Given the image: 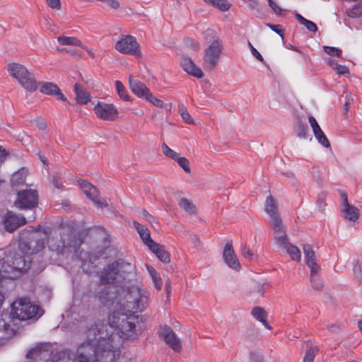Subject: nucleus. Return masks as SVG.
<instances>
[{"instance_id":"1","label":"nucleus","mask_w":362,"mask_h":362,"mask_svg":"<svg viewBox=\"0 0 362 362\" xmlns=\"http://www.w3.org/2000/svg\"><path fill=\"white\" fill-rule=\"evenodd\" d=\"M100 302L110 310L107 322L123 340L133 341L140 335V330L136 328L137 317L133 313L144 311L148 305V293L141 291L134 286L130 292L120 293L111 291L105 287L98 293Z\"/></svg>"},{"instance_id":"2","label":"nucleus","mask_w":362,"mask_h":362,"mask_svg":"<svg viewBox=\"0 0 362 362\" xmlns=\"http://www.w3.org/2000/svg\"><path fill=\"white\" fill-rule=\"evenodd\" d=\"M59 236V239L50 245L52 250L62 255H71L72 258L81 259L83 269L86 272H91L95 267L93 261L96 258L88 253L79 252L82 240L78 235L77 230L69 226H64L60 230Z\"/></svg>"},{"instance_id":"3","label":"nucleus","mask_w":362,"mask_h":362,"mask_svg":"<svg viewBox=\"0 0 362 362\" xmlns=\"http://www.w3.org/2000/svg\"><path fill=\"white\" fill-rule=\"evenodd\" d=\"M6 70L9 75L27 91L34 92L37 89L38 83L34 74L30 72L23 64L16 62L9 63L6 66Z\"/></svg>"},{"instance_id":"4","label":"nucleus","mask_w":362,"mask_h":362,"mask_svg":"<svg viewBox=\"0 0 362 362\" xmlns=\"http://www.w3.org/2000/svg\"><path fill=\"white\" fill-rule=\"evenodd\" d=\"M30 268V259L27 256L16 255L12 260V264L0 263V276L2 278L15 279L21 272Z\"/></svg>"},{"instance_id":"5","label":"nucleus","mask_w":362,"mask_h":362,"mask_svg":"<svg viewBox=\"0 0 362 362\" xmlns=\"http://www.w3.org/2000/svg\"><path fill=\"white\" fill-rule=\"evenodd\" d=\"M39 311V307L32 304L28 298H21L13 303L11 315L13 318L26 320L35 317Z\"/></svg>"},{"instance_id":"6","label":"nucleus","mask_w":362,"mask_h":362,"mask_svg":"<svg viewBox=\"0 0 362 362\" xmlns=\"http://www.w3.org/2000/svg\"><path fill=\"white\" fill-rule=\"evenodd\" d=\"M118 273L121 276L120 283L124 282V284L117 293H120L124 290L130 292L134 286H138L141 291L146 292L140 287V283L136 277V267L134 264L124 262H119Z\"/></svg>"},{"instance_id":"7","label":"nucleus","mask_w":362,"mask_h":362,"mask_svg":"<svg viewBox=\"0 0 362 362\" xmlns=\"http://www.w3.org/2000/svg\"><path fill=\"white\" fill-rule=\"evenodd\" d=\"M115 49L121 54L134 57L141 56L140 45L136 39L130 35H122L115 43Z\"/></svg>"},{"instance_id":"8","label":"nucleus","mask_w":362,"mask_h":362,"mask_svg":"<svg viewBox=\"0 0 362 362\" xmlns=\"http://www.w3.org/2000/svg\"><path fill=\"white\" fill-rule=\"evenodd\" d=\"M221 50L222 44L218 40L213 41L209 45L203 57V66L205 69L212 70L217 66Z\"/></svg>"},{"instance_id":"9","label":"nucleus","mask_w":362,"mask_h":362,"mask_svg":"<svg viewBox=\"0 0 362 362\" xmlns=\"http://www.w3.org/2000/svg\"><path fill=\"white\" fill-rule=\"evenodd\" d=\"M38 204V194L35 189H25L18 192L14 205L19 209H31Z\"/></svg>"},{"instance_id":"10","label":"nucleus","mask_w":362,"mask_h":362,"mask_svg":"<svg viewBox=\"0 0 362 362\" xmlns=\"http://www.w3.org/2000/svg\"><path fill=\"white\" fill-rule=\"evenodd\" d=\"M94 112L98 118L106 121H115L119 115L117 108L113 104L104 102H98L94 106Z\"/></svg>"},{"instance_id":"11","label":"nucleus","mask_w":362,"mask_h":362,"mask_svg":"<svg viewBox=\"0 0 362 362\" xmlns=\"http://www.w3.org/2000/svg\"><path fill=\"white\" fill-rule=\"evenodd\" d=\"M118 267L119 262H115L105 267L100 274V282L102 284L120 283L121 276H119Z\"/></svg>"},{"instance_id":"12","label":"nucleus","mask_w":362,"mask_h":362,"mask_svg":"<svg viewBox=\"0 0 362 362\" xmlns=\"http://www.w3.org/2000/svg\"><path fill=\"white\" fill-rule=\"evenodd\" d=\"M2 222L6 230L10 233L27 223L24 216H18L12 211H8L4 215Z\"/></svg>"},{"instance_id":"13","label":"nucleus","mask_w":362,"mask_h":362,"mask_svg":"<svg viewBox=\"0 0 362 362\" xmlns=\"http://www.w3.org/2000/svg\"><path fill=\"white\" fill-rule=\"evenodd\" d=\"M272 227L274 230L275 243L284 250L290 243L288 242L282 221H279L276 219L274 220V224L272 225Z\"/></svg>"},{"instance_id":"14","label":"nucleus","mask_w":362,"mask_h":362,"mask_svg":"<svg viewBox=\"0 0 362 362\" xmlns=\"http://www.w3.org/2000/svg\"><path fill=\"white\" fill-rule=\"evenodd\" d=\"M160 334L165 343L175 351L179 352L181 351L182 344L180 340L170 327L165 326L161 328Z\"/></svg>"},{"instance_id":"15","label":"nucleus","mask_w":362,"mask_h":362,"mask_svg":"<svg viewBox=\"0 0 362 362\" xmlns=\"http://www.w3.org/2000/svg\"><path fill=\"white\" fill-rule=\"evenodd\" d=\"M223 257L225 263L231 269L239 270L240 269V264L235 254L233 248L232 240H229L225 245Z\"/></svg>"},{"instance_id":"16","label":"nucleus","mask_w":362,"mask_h":362,"mask_svg":"<svg viewBox=\"0 0 362 362\" xmlns=\"http://www.w3.org/2000/svg\"><path fill=\"white\" fill-rule=\"evenodd\" d=\"M128 81L131 91L138 98L144 99L150 89L144 83L134 78L132 74L129 76Z\"/></svg>"},{"instance_id":"17","label":"nucleus","mask_w":362,"mask_h":362,"mask_svg":"<svg viewBox=\"0 0 362 362\" xmlns=\"http://www.w3.org/2000/svg\"><path fill=\"white\" fill-rule=\"evenodd\" d=\"M180 65L185 71L194 77L201 78L204 76V74L201 69L198 67L192 59L188 57H182Z\"/></svg>"},{"instance_id":"18","label":"nucleus","mask_w":362,"mask_h":362,"mask_svg":"<svg viewBox=\"0 0 362 362\" xmlns=\"http://www.w3.org/2000/svg\"><path fill=\"white\" fill-rule=\"evenodd\" d=\"M39 85L40 86L41 93L46 95H55L59 99L66 101V98L55 83L51 82H41Z\"/></svg>"},{"instance_id":"19","label":"nucleus","mask_w":362,"mask_h":362,"mask_svg":"<svg viewBox=\"0 0 362 362\" xmlns=\"http://www.w3.org/2000/svg\"><path fill=\"white\" fill-rule=\"evenodd\" d=\"M309 123L313 129V134L315 138L317 139L319 143H320L325 147H329L330 144L325 135L324 132L322 131L320 127L319 126L315 118L313 116H310L308 117Z\"/></svg>"},{"instance_id":"20","label":"nucleus","mask_w":362,"mask_h":362,"mask_svg":"<svg viewBox=\"0 0 362 362\" xmlns=\"http://www.w3.org/2000/svg\"><path fill=\"white\" fill-rule=\"evenodd\" d=\"M264 210L271 218V226L274 224V220L282 221L278 214V209L274 199L272 196L267 197L264 204Z\"/></svg>"},{"instance_id":"21","label":"nucleus","mask_w":362,"mask_h":362,"mask_svg":"<svg viewBox=\"0 0 362 362\" xmlns=\"http://www.w3.org/2000/svg\"><path fill=\"white\" fill-rule=\"evenodd\" d=\"M303 252L305 254L306 264L310 268V272H317L320 267L316 263L315 252L312 247L309 245H305L303 246Z\"/></svg>"},{"instance_id":"22","label":"nucleus","mask_w":362,"mask_h":362,"mask_svg":"<svg viewBox=\"0 0 362 362\" xmlns=\"http://www.w3.org/2000/svg\"><path fill=\"white\" fill-rule=\"evenodd\" d=\"M151 245H148V248L153 252L157 257L163 262L168 263L170 262V255L167 251H165L163 246L156 242H150Z\"/></svg>"},{"instance_id":"23","label":"nucleus","mask_w":362,"mask_h":362,"mask_svg":"<svg viewBox=\"0 0 362 362\" xmlns=\"http://www.w3.org/2000/svg\"><path fill=\"white\" fill-rule=\"evenodd\" d=\"M251 314L255 319L262 322L267 329H272V327L267 321V313L262 307L256 306L253 308Z\"/></svg>"},{"instance_id":"24","label":"nucleus","mask_w":362,"mask_h":362,"mask_svg":"<svg viewBox=\"0 0 362 362\" xmlns=\"http://www.w3.org/2000/svg\"><path fill=\"white\" fill-rule=\"evenodd\" d=\"M11 316L7 314L0 316V332L13 334L15 332V327L11 324Z\"/></svg>"},{"instance_id":"25","label":"nucleus","mask_w":362,"mask_h":362,"mask_svg":"<svg viewBox=\"0 0 362 362\" xmlns=\"http://www.w3.org/2000/svg\"><path fill=\"white\" fill-rule=\"evenodd\" d=\"M134 226L136 229L139 236L142 239L144 243L148 247L151 245L150 242H155L151 238L150 230L145 226L141 225L136 221H134Z\"/></svg>"},{"instance_id":"26","label":"nucleus","mask_w":362,"mask_h":362,"mask_svg":"<svg viewBox=\"0 0 362 362\" xmlns=\"http://www.w3.org/2000/svg\"><path fill=\"white\" fill-rule=\"evenodd\" d=\"M76 102L78 104H87L90 100L88 92L85 90L78 83L74 85Z\"/></svg>"},{"instance_id":"27","label":"nucleus","mask_w":362,"mask_h":362,"mask_svg":"<svg viewBox=\"0 0 362 362\" xmlns=\"http://www.w3.org/2000/svg\"><path fill=\"white\" fill-rule=\"evenodd\" d=\"M78 183L82 190L88 198L93 199V197H98V190L92 184L83 180H79Z\"/></svg>"},{"instance_id":"28","label":"nucleus","mask_w":362,"mask_h":362,"mask_svg":"<svg viewBox=\"0 0 362 362\" xmlns=\"http://www.w3.org/2000/svg\"><path fill=\"white\" fill-rule=\"evenodd\" d=\"M342 213L345 218L354 222L357 221L359 216V210L350 204L343 207Z\"/></svg>"},{"instance_id":"29","label":"nucleus","mask_w":362,"mask_h":362,"mask_svg":"<svg viewBox=\"0 0 362 362\" xmlns=\"http://www.w3.org/2000/svg\"><path fill=\"white\" fill-rule=\"evenodd\" d=\"M57 41L61 45H74L87 49V47L75 37L60 36L57 38Z\"/></svg>"},{"instance_id":"30","label":"nucleus","mask_w":362,"mask_h":362,"mask_svg":"<svg viewBox=\"0 0 362 362\" xmlns=\"http://www.w3.org/2000/svg\"><path fill=\"white\" fill-rule=\"evenodd\" d=\"M206 4L214 6L222 12L228 11L231 4L228 0H204Z\"/></svg>"},{"instance_id":"31","label":"nucleus","mask_w":362,"mask_h":362,"mask_svg":"<svg viewBox=\"0 0 362 362\" xmlns=\"http://www.w3.org/2000/svg\"><path fill=\"white\" fill-rule=\"evenodd\" d=\"M179 206L187 214H194L196 211V207L189 199L182 198L179 200Z\"/></svg>"},{"instance_id":"32","label":"nucleus","mask_w":362,"mask_h":362,"mask_svg":"<svg viewBox=\"0 0 362 362\" xmlns=\"http://www.w3.org/2000/svg\"><path fill=\"white\" fill-rule=\"evenodd\" d=\"M284 251L290 256L293 261H300L301 259V253L300 250L291 243L287 246Z\"/></svg>"},{"instance_id":"33","label":"nucleus","mask_w":362,"mask_h":362,"mask_svg":"<svg viewBox=\"0 0 362 362\" xmlns=\"http://www.w3.org/2000/svg\"><path fill=\"white\" fill-rule=\"evenodd\" d=\"M115 87H116L117 94L122 100H123L124 101H130L131 100V98H130L127 89L125 88V87L124 86V85L122 84V83L120 81H115Z\"/></svg>"},{"instance_id":"34","label":"nucleus","mask_w":362,"mask_h":362,"mask_svg":"<svg viewBox=\"0 0 362 362\" xmlns=\"http://www.w3.org/2000/svg\"><path fill=\"white\" fill-rule=\"evenodd\" d=\"M297 20L301 23L302 25H305V28L311 32L315 33L317 30V27L315 23L305 18L303 16H302L299 13H296L295 15Z\"/></svg>"},{"instance_id":"35","label":"nucleus","mask_w":362,"mask_h":362,"mask_svg":"<svg viewBox=\"0 0 362 362\" xmlns=\"http://www.w3.org/2000/svg\"><path fill=\"white\" fill-rule=\"evenodd\" d=\"M26 173L25 170H19L13 174L11 177V183L13 185H19L25 180Z\"/></svg>"},{"instance_id":"36","label":"nucleus","mask_w":362,"mask_h":362,"mask_svg":"<svg viewBox=\"0 0 362 362\" xmlns=\"http://www.w3.org/2000/svg\"><path fill=\"white\" fill-rule=\"evenodd\" d=\"M147 269L152 278L155 287L157 288L158 291H160L162 287V281L160 277L158 275L156 271L153 267H147Z\"/></svg>"},{"instance_id":"37","label":"nucleus","mask_w":362,"mask_h":362,"mask_svg":"<svg viewBox=\"0 0 362 362\" xmlns=\"http://www.w3.org/2000/svg\"><path fill=\"white\" fill-rule=\"evenodd\" d=\"M144 99L156 107L162 108L164 106L163 102L153 95L151 90L148 92Z\"/></svg>"},{"instance_id":"38","label":"nucleus","mask_w":362,"mask_h":362,"mask_svg":"<svg viewBox=\"0 0 362 362\" xmlns=\"http://www.w3.org/2000/svg\"><path fill=\"white\" fill-rule=\"evenodd\" d=\"M317 274V272H310V281L314 289L320 290L323 287V283Z\"/></svg>"},{"instance_id":"39","label":"nucleus","mask_w":362,"mask_h":362,"mask_svg":"<svg viewBox=\"0 0 362 362\" xmlns=\"http://www.w3.org/2000/svg\"><path fill=\"white\" fill-rule=\"evenodd\" d=\"M162 152L165 156H167L174 160H176L177 159V158L180 156L177 152H175V151L171 149L165 143H163L162 144Z\"/></svg>"},{"instance_id":"40","label":"nucleus","mask_w":362,"mask_h":362,"mask_svg":"<svg viewBox=\"0 0 362 362\" xmlns=\"http://www.w3.org/2000/svg\"><path fill=\"white\" fill-rule=\"evenodd\" d=\"M179 112L182 119L187 124H193L194 121L186 107L182 105L179 106Z\"/></svg>"},{"instance_id":"41","label":"nucleus","mask_w":362,"mask_h":362,"mask_svg":"<svg viewBox=\"0 0 362 362\" xmlns=\"http://www.w3.org/2000/svg\"><path fill=\"white\" fill-rule=\"evenodd\" d=\"M241 254L245 259L252 261L257 259V255L246 245L242 247Z\"/></svg>"},{"instance_id":"42","label":"nucleus","mask_w":362,"mask_h":362,"mask_svg":"<svg viewBox=\"0 0 362 362\" xmlns=\"http://www.w3.org/2000/svg\"><path fill=\"white\" fill-rule=\"evenodd\" d=\"M348 16L351 18H358L362 16V1L348 11Z\"/></svg>"},{"instance_id":"43","label":"nucleus","mask_w":362,"mask_h":362,"mask_svg":"<svg viewBox=\"0 0 362 362\" xmlns=\"http://www.w3.org/2000/svg\"><path fill=\"white\" fill-rule=\"evenodd\" d=\"M317 352L316 347H310L305 353L303 358V362H313L315 355Z\"/></svg>"},{"instance_id":"44","label":"nucleus","mask_w":362,"mask_h":362,"mask_svg":"<svg viewBox=\"0 0 362 362\" xmlns=\"http://www.w3.org/2000/svg\"><path fill=\"white\" fill-rule=\"evenodd\" d=\"M175 161H177L178 165L184 170L185 172L187 173L190 172L189 162L186 158L179 156Z\"/></svg>"},{"instance_id":"45","label":"nucleus","mask_w":362,"mask_h":362,"mask_svg":"<svg viewBox=\"0 0 362 362\" xmlns=\"http://www.w3.org/2000/svg\"><path fill=\"white\" fill-rule=\"evenodd\" d=\"M323 49L325 52L330 56H336L340 57L341 56V50L339 48L329 46H324Z\"/></svg>"},{"instance_id":"46","label":"nucleus","mask_w":362,"mask_h":362,"mask_svg":"<svg viewBox=\"0 0 362 362\" xmlns=\"http://www.w3.org/2000/svg\"><path fill=\"white\" fill-rule=\"evenodd\" d=\"M44 247V242L42 240H39L37 243V246L35 248L31 249L30 246L28 247V250L25 252V253L28 255H32L33 253H36L39 251H40Z\"/></svg>"},{"instance_id":"47","label":"nucleus","mask_w":362,"mask_h":362,"mask_svg":"<svg viewBox=\"0 0 362 362\" xmlns=\"http://www.w3.org/2000/svg\"><path fill=\"white\" fill-rule=\"evenodd\" d=\"M247 45L251 51V53L252 54V55L257 59L259 60V62H263L264 61V59L262 57V56L261 55V54L253 47V45H252V43L248 41L247 42Z\"/></svg>"},{"instance_id":"48","label":"nucleus","mask_w":362,"mask_h":362,"mask_svg":"<svg viewBox=\"0 0 362 362\" xmlns=\"http://www.w3.org/2000/svg\"><path fill=\"white\" fill-rule=\"evenodd\" d=\"M46 3L49 7L55 10L61 9L60 0H46Z\"/></svg>"},{"instance_id":"49","label":"nucleus","mask_w":362,"mask_h":362,"mask_svg":"<svg viewBox=\"0 0 362 362\" xmlns=\"http://www.w3.org/2000/svg\"><path fill=\"white\" fill-rule=\"evenodd\" d=\"M267 25L273 31L279 34L282 38L284 37V30L280 25H272V24H267Z\"/></svg>"},{"instance_id":"50","label":"nucleus","mask_w":362,"mask_h":362,"mask_svg":"<svg viewBox=\"0 0 362 362\" xmlns=\"http://www.w3.org/2000/svg\"><path fill=\"white\" fill-rule=\"evenodd\" d=\"M334 69L339 75H343L349 73V69L346 66L336 64V66Z\"/></svg>"},{"instance_id":"51","label":"nucleus","mask_w":362,"mask_h":362,"mask_svg":"<svg viewBox=\"0 0 362 362\" xmlns=\"http://www.w3.org/2000/svg\"><path fill=\"white\" fill-rule=\"evenodd\" d=\"M35 124H36L37 127L40 130L43 131V130L46 129V128H47V123L45 121V119L42 118H37L35 119Z\"/></svg>"},{"instance_id":"52","label":"nucleus","mask_w":362,"mask_h":362,"mask_svg":"<svg viewBox=\"0 0 362 362\" xmlns=\"http://www.w3.org/2000/svg\"><path fill=\"white\" fill-rule=\"evenodd\" d=\"M250 358L251 362H262V356L257 352H251L250 354Z\"/></svg>"},{"instance_id":"53","label":"nucleus","mask_w":362,"mask_h":362,"mask_svg":"<svg viewBox=\"0 0 362 362\" xmlns=\"http://www.w3.org/2000/svg\"><path fill=\"white\" fill-rule=\"evenodd\" d=\"M269 6L277 14H280L282 9L277 5V4L273 0H267Z\"/></svg>"},{"instance_id":"54","label":"nucleus","mask_w":362,"mask_h":362,"mask_svg":"<svg viewBox=\"0 0 362 362\" xmlns=\"http://www.w3.org/2000/svg\"><path fill=\"white\" fill-rule=\"evenodd\" d=\"M298 135L300 138H306L307 135V128L303 125H300L298 127Z\"/></svg>"},{"instance_id":"55","label":"nucleus","mask_w":362,"mask_h":362,"mask_svg":"<svg viewBox=\"0 0 362 362\" xmlns=\"http://www.w3.org/2000/svg\"><path fill=\"white\" fill-rule=\"evenodd\" d=\"M353 98L351 95H346V100L344 105V110L345 113H346L349 111V106L352 103Z\"/></svg>"},{"instance_id":"56","label":"nucleus","mask_w":362,"mask_h":362,"mask_svg":"<svg viewBox=\"0 0 362 362\" xmlns=\"http://www.w3.org/2000/svg\"><path fill=\"white\" fill-rule=\"evenodd\" d=\"M8 153L5 148L0 146V163L4 162L7 158Z\"/></svg>"},{"instance_id":"57","label":"nucleus","mask_w":362,"mask_h":362,"mask_svg":"<svg viewBox=\"0 0 362 362\" xmlns=\"http://www.w3.org/2000/svg\"><path fill=\"white\" fill-rule=\"evenodd\" d=\"M97 206L99 207H106L107 204L105 202H101L97 199V197H93V199H90Z\"/></svg>"},{"instance_id":"58","label":"nucleus","mask_w":362,"mask_h":362,"mask_svg":"<svg viewBox=\"0 0 362 362\" xmlns=\"http://www.w3.org/2000/svg\"><path fill=\"white\" fill-rule=\"evenodd\" d=\"M190 240L194 245L196 247L199 245V238L195 235H190Z\"/></svg>"},{"instance_id":"59","label":"nucleus","mask_w":362,"mask_h":362,"mask_svg":"<svg viewBox=\"0 0 362 362\" xmlns=\"http://www.w3.org/2000/svg\"><path fill=\"white\" fill-rule=\"evenodd\" d=\"M341 197L342 199L343 207L346 206L347 204H349L348 202V197L346 193L341 192Z\"/></svg>"},{"instance_id":"60","label":"nucleus","mask_w":362,"mask_h":362,"mask_svg":"<svg viewBox=\"0 0 362 362\" xmlns=\"http://www.w3.org/2000/svg\"><path fill=\"white\" fill-rule=\"evenodd\" d=\"M4 302V294L0 291V309L2 307V305Z\"/></svg>"},{"instance_id":"61","label":"nucleus","mask_w":362,"mask_h":362,"mask_svg":"<svg viewBox=\"0 0 362 362\" xmlns=\"http://www.w3.org/2000/svg\"><path fill=\"white\" fill-rule=\"evenodd\" d=\"M36 352V350L35 349H33L32 351H30L28 354H27V357L29 358H32L33 357V355L35 354Z\"/></svg>"},{"instance_id":"62","label":"nucleus","mask_w":362,"mask_h":362,"mask_svg":"<svg viewBox=\"0 0 362 362\" xmlns=\"http://www.w3.org/2000/svg\"><path fill=\"white\" fill-rule=\"evenodd\" d=\"M54 185H55V187H56L57 188H59H59H61V187H62V183H61V182H59V181H57V180H54Z\"/></svg>"},{"instance_id":"63","label":"nucleus","mask_w":362,"mask_h":362,"mask_svg":"<svg viewBox=\"0 0 362 362\" xmlns=\"http://www.w3.org/2000/svg\"><path fill=\"white\" fill-rule=\"evenodd\" d=\"M86 50L87 51L88 54H89V56L90 57H92V58L95 57V54L91 50L88 49V48Z\"/></svg>"},{"instance_id":"64","label":"nucleus","mask_w":362,"mask_h":362,"mask_svg":"<svg viewBox=\"0 0 362 362\" xmlns=\"http://www.w3.org/2000/svg\"><path fill=\"white\" fill-rule=\"evenodd\" d=\"M358 326L360 331L362 333V320L358 322Z\"/></svg>"}]
</instances>
